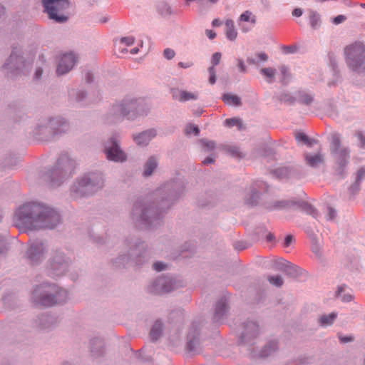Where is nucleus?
Listing matches in <instances>:
<instances>
[{"mask_svg":"<svg viewBox=\"0 0 365 365\" xmlns=\"http://www.w3.org/2000/svg\"><path fill=\"white\" fill-rule=\"evenodd\" d=\"M365 175V169L361 168L357 172V180H361L364 176Z\"/></svg>","mask_w":365,"mask_h":365,"instance_id":"a18cd8bd","label":"nucleus"},{"mask_svg":"<svg viewBox=\"0 0 365 365\" xmlns=\"http://www.w3.org/2000/svg\"><path fill=\"white\" fill-rule=\"evenodd\" d=\"M240 21L245 22H251L255 24L256 23V17L250 11H246L240 16Z\"/></svg>","mask_w":365,"mask_h":365,"instance_id":"bb28decb","label":"nucleus"},{"mask_svg":"<svg viewBox=\"0 0 365 365\" xmlns=\"http://www.w3.org/2000/svg\"><path fill=\"white\" fill-rule=\"evenodd\" d=\"M135 42V39L132 36L123 37L120 39V43L126 46L133 45Z\"/></svg>","mask_w":365,"mask_h":365,"instance_id":"c9c22d12","label":"nucleus"},{"mask_svg":"<svg viewBox=\"0 0 365 365\" xmlns=\"http://www.w3.org/2000/svg\"><path fill=\"white\" fill-rule=\"evenodd\" d=\"M64 290L58 289L55 285L43 284L33 292V298L36 304L50 307L62 302L61 297L66 296Z\"/></svg>","mask_w":365,"mask_h":365,"instance_id":"f03ea898","label":"nucleus"},{"mask_svg":"<svg viewBox=\"0 0 365 365\" xmlns=\"http://www.w3.org/2000/svg\"><path fill=\"white\" fill-rule=\"evenodd\" d=\"M16 217L29 229H52L60 222L58 214L51 208L36 203H27L19 207Z\"/></svg>","mask_w":365,"mask_h":365,"instance_id":"f257e3e1","label":"nucleus"},{"mask_svg":"<svg viewBox=\"0 0 365 365\" xmlns=\"http://www.w3.org/2000/svg\"><path fill=\"white\" fill-rule=\"evenodd\" d=\"M336 216V212L334 209L331 207H328V213L327 215V219L329 220H334Z\"/></svg>","mask_w":365,"mask_h":365,"instance_id":"4c0bfd02","label":"nucleus"},{"mask_svg":"<svg viewBox=\"0 0 365 365\" xmlns=\"http://www.w3.org/2000/svg\"><path fill=\"white\" fill-rule=\"evenodd\" d=\"M257 56L263 61H266L268 59V56L265 53H259L257 54Z\"/></svg>","mask_w":365,"mask_h":365,"instance_id":"8fccbe9b","label":"nucleus"},{"mask_svg":"<svg viewBox=\"0 0 365 365\" xmlns=\"http://www.w3.org/2000/svg\"><path fill=\"white\" fill-rule=\"evenodd\" d=\"M277 348V344L275 341H270L269 344V346H266L264 349L262 350L261 353V356L265 357L271 354L272 351L276 350Z\"/></svg>","mask_w":365,"mask_h":365,"instance_id":"cd10ccee","label":"nucleus"},{"mask_svg":"<svg viewBox=\"0 0 365 365\" xmlns=\"http://www.w3.org/2000/svg\"><path fill=\"white\" fill-rule=\"evenodd\" d=\"M223 101L229 106H239L240 99L237 96L230 93L225 94L222 97Z\"/></svg>","mask_w":365,"mask_h":365,"instance_id":"aec40b11","label":"nucleus"},{"mask_svg":"<svg viewBox=\"0 0 365 365\" xmlns=\"http://www.w3.org/2000/svg\"><path fill=\"white\" fill-rule=\"evenodd\" d=\"M212 25L215 26H218L220 25V23L219 22V21L217 19H215L212 21Z\"/></svg>","mask_w":365,"mask_h":365,"instance_id":"4d7b16f0","label":"nucleus"},{"mask_svg":"<svg viewBox=\"0 0 365 365\" xmlns=\"http://www.w3.org/2000/svg\"><path fill=\"white\" fill-rule=\"evenodd\" d=\"M225 125L228 128L237 126L239 130L244 128L242 120L236 118L226 119L225 121Z\"/></svg>","mask_w":365,"mask_h":365,"instance_id":"b1692460","label":"nucleus"},{"mask_svg":"<svg viewBox=\"0 0 365 365\" xmlns=\"http://www.w3.org/2000/svg\"><path fill=\"white\" fill-rule=\"evenodd\" d=\"M260 73L269 80L268 83H272L274 81V76L276 74V70L272 68H264L260 70Z\"/></svg>","mask_w":365,"mask_h":365,"instance_id":"393cba45","label":"nucleus"},{"mask_svg":"<svg viewBox=\"0 0 365 365\" xmlns=\"http://www.w3.org/2000/svg\"><path fill=\"white\" fill-rule=\"evenodd\" d=\"M227 151L229 152V153L231 155H232L234 157H236V158H242L243 157L242 153L240 152V150H239L238 148L230 147L228 148Z\"/></svg>","mask_w":365,"mask_h":365,"instance_id":"f704fd0d","label":"nucleus"},{"mask_svg":"<svg viewBox=\"0 0 365 365\" xmlns=\"http://www.w3.org/2000/svg\"><path fill=\"white\" fill-rule=\"evenodd\" d=\"M303 11L302 9L296 8L292 11V15L296 17H299L302 15Z\"/></svg>","mask_w":365,"mask_h":365,"instance_id":"c03bdc74","label":"nucleus"},{"mask_svg":"<svg viewBox=\"0 0 365 365\" xmlns=\"http://www.w3.org/2000/svg\"><path fill=\"white\" fill-rule=\"evenodd\" d=\"M225 34L227 38L230 41L236 39L237 32L235 29L234 21L231 19H227L225 21Z\"/></svg>","mask_w":365,"mask_h":365,"instance_id":"dca6fc26","label":"nucleus"},{"mask_svg":"<svg viewBox=\"0 0 365 365\" xmlns=\"http://www.w3.org/2000/svg\"><path fill=\"white\" fill-rule=\"evenodd\" d=\"M309 20L312 29H317L321 24L320 14L312 9L308 11Z\"/></svg>","mask_w":365,"mask_h":365,"instance_id":"a211bd4d","label":"nucleus"},{"mask_svg":"<svg viewBox=\"0 0 365 365\" xmlns=\"http://www.w3.org/2000/svg\"><path fill=\"white\" fill-rule=\"evenodd\" d=\"M306 163L310 167H317L324 162V158L320 153H304V155Z\"/></svg>","mask_w":365,"mask_h":365,"instance_id":"ddd939ff","label":"nucleus"},{"mask_svg":"<svg viewBox=\"0 0 365 365\" xmlns=\"http://www.w3.org/2000/svg\"><path fill=\"white\" fill-rule=\"evenodd\" d=\"M43 247L42 243L31 245L27 250V255L31 263L38 261L43 255Z\"/></svg>","mask_w":365,"mask_h":365,"instance_id":"9b49d317","label":"nucleus"},{"mask_svg":"<svg viewBox=\"0 0 365 365\" xmlns=\"http://www.w3.org/2000/svg\"><path fill=\"white\" fill-rule=\"evenodd\" d=\"M173 97L179 101L184 102L190 100H195L197 98V94L188 92L186 91H180L178 94L173 93Z\"/></svg>","mask_w":365,"mask_h":365,"instance_id":"f3484780","label":"nucleus"},{"mask_svg":"<svg viewBox=\"0 0 365 365\" xmlns=\"http://www.w3.org/2000/svg\"><path fill=\"white\" fill-rule=\"evenodd\" d=\"M4 14V8L0 5V18L1 16H3Z\"/></svg>","mask_w":365,"mask_h":365,"instance_id":"bf43d9fd","label":"nucleus"},{"mask_svg":"<svg viewBox=\"0 0 365 365\" xmlns=\"http://www.w3.org/2000/svg\"><path fill=\"white\" fill-rule=\"evenodd\" d=\"M344 54L349 66L354 71L363 72L365 70V44L361 41L346 46Z\"/></svg>","mask_w":365,"mask_h":365,"instance_id":"7ed1b4c3","label":"nucleus"},{"mask_svg":"<svg viewBox=\"0 0 365 365\" xmlns=\"http://www.w3.org/2000/svg\"><path fill=\"white\" fill-rule=\"evenodd\" d=\"M137 109V102L133 99L125 98L122 103L114 105L112 108L113 114L117 119L129 115V118L135 116L134 110Z\"/></svg>","mask_w":365,"mask_h":365,"instance_id":"423d86ee","label":"nucleus"},{"mask_svg":"<svg viewBox=\"0 0 365 365\" xmlns=\"http://www.w3.org/2000/svg\"><path fill=\"white\" fill-rule=\"evenodd\" d=\"M199 132H200L199 128L197 126H195L194 125H191V124L187 125L185 130V133L187 135L192 133L195 135H197Z\"/></svg>","mask_w":365,"mask_h":365,"instance_id":"72a5a7b5","label":"nucleus"},{"mask_svg":"<svg viewBox=\"0 0 365 365\" xmlns=\"http://www.w3.org/2000/svg\"><path fill=\"white\" fill-rule=\"evenodd\" d=\"M74 169V162L67 155H64L59 158L56 163L54 175H60L61 178L71 176Z\"/></svg>","mask_w":365,"mask_h":365,"instance_id":"0eeeda50","label":"nucleus"},{"mask_svg":"<svg viewBox=\"0 0 365 365\" xmlns=\"http://www.w3.org/2000/svg\"><path fill=\"white\" fill-rule=\"evenodd\" d=\"M206 34L209 38L213 39L216 36V34L212 30H206Z\"/></svg>","mask_w":365,"mask_h":365,"instance_id":"de8ad7c7","label":"nucleus"},{"mask_svg":"<svg viewBox=\"0 0 365 365\" xmlns=\"http://www.w3.org/2000/svg\"><path fill=\"white\" fill-rule=\"evenodd\" d=\"M227 309L225 302L220 301L217 302L215 307V319L219 320L221 317L225 313Z\"/></svg>","mask_w":365,"mask_h":365,"instance_id":"5701e85b","label":"nucleus"},{"mask_svg":"<svg viewBox=\"0 0 365 365\" xmlns=\"http://www.w3.org/2000/svg\"><path fill=\"white\" fill-rule=\"evenodd\" d=\"M273 238H274V236H273V235H272V234H271V233H269V234L267 235V240L268 241H272V240H273Z\"/></svg>","mask_w":365,"mask_h":365,"instance_id":"6e6d98bb","label":"nucleus"},{"mask_svg":"<svg viewBox=\"0 0 365 365\" xmlns=\"http://www.w3.org/2000/svg\"><path fill=\"white\" fill-rule=\"evenodd\" d=\"M312 97L307 93H302L300 94L299 101L304 104L308 105L312 102Z\"/></svg>","mask_w":365,"mask_h":365,"instance_id":"2f4dec72","label":"nucleus"},{"mask_svg":"<svg viewBox=\"0 0 365 365\" xmlns=\"http://www.w3.org/2000/svg\"><path fill=\"white\" fill-rule=\"evenodd\" d=\"M258 331V326L255 322H249L245 327L243 337L250 338L255 336Z\"/></svg>","mask_w":365,"mask_h":365,"instance_id":"6ab92c4d","label":"nucleus"},{"mask_svg":"<svg viewBox=\"0 0 365 365\" xmlns=\"http://www.w3.org/2000/svg\"><path fill=\"white\" fill-rule=\"evenodd\" d=\"M267 279L270 284L278 287H281L284 282L283 279L280 275L269 276Z\"/></svg>","mask_w":365,"mask_h":365,"instance_id":"c85d7f7f","label":"nucleus"},{"mask_svg":"<svg viewBox=\"0 0 365 365\" xmlns=\"http://www.w3.org/2000/svg\"><path fill=\"white\" fill-rule=\"evenodd\" d=\"M293 236L292 235H287L284 239V247H289L290 244L293 242Z\"/></svg>","mask_w":365,"mask_h":365,"instance_id":"37998d69","label":"nucleus"},{"mask_svg":"<svg viewBox=\"0 0 365 365\" xmlns=\"http://www.w3.org/2000/svg\"><path fill=\"white\" fill-rule=\"evenodd\" d=\"M138 52V48H134L133 49L130 50V53L132 54H135Z\"/></svg>","mask_w":365,"mask_h":365,"instance_id":"052dcab7","label":"nucleus"},{"mask_svg":"<svg viewBox=\"0 0 365 365\" xmlns=\"http://www.w3.org/2000/svg\"><path fill=\"white\" fill-rule=\"evenodd\" d=\"M43 12L48 18L56 23H63L68 20V9L70 4L68 0H41Z\"/></svg>","mask_w":365,"mask_h":365,"instance_id":"20e7f679","label":"nucleus"},{"mask_svg":"<svg viewBox=\"0 0 365 365\" xmlns=\"http://www.w3.org/2000/svg\"><path fill=\"white\" fill-rule=\"evenodd\" d=\"M17 53V51L14 50L8 59V62L4 66V68L10 70L11 73H18V71H21L26 67L24 61Z\"/></svg>","mask_w":365,"mask_h":365,"instance_id":"6e6552de","label":"nucleus"},{"mask_svg":"<svg viewBox=\"0 0 365 365\" xmlns=\"http://www.w3.org/2000/svg\"><path fill=\"white\" fill-rule=\"evenodd\" d=\"M178 66L181 68H189L190 66H191V63H183V62H180L178 63Z\"/></svg>","mask_w":365,"mask_h":365,"instance_id":"5fc2aeb1","label":"nucleus"},{"mask_svg":"<svg viewBox=\"0 0 365 365\" xmlns=\"http://www.w3.org/2000/svg\"><path fill=\"white\" fill-rule=\"evenodd\" d=\"M295 138L298 141H303L304 143L308 141V137L303 133H297L295 135Z\"/></svg>","mask_w":365,"mask_h":365,"instance_id":"79ce46f5","label":"nucleus"},{"mask_svg":"<svg viewBox=\"0 0 365 365\" xmlns=\"http://www.w3.org/2000/svg\"><path fill=\"white\" fill-rule=\"evenodd\" d=\"M360 6L365 9V3L360 4Z\"/></svg>","mask_w":365,"mask_h":365,"instance_id":"e2e57ef3","label":"nucleus"},{"mask_svg":"<svg viewBox=\"0 0 365 365\" xmlns=\"http://www.w3.org/2000/svg\"><path fill=\"white\" fill-rule=\"evenodd\" d=\"M155 131L153 130H147L135 137L134 140L139 145H146L155 136Z\"/></svg>","mask_w":365,"mask_h":365,"instance_id":"4468645a","label":"nucleus"},{"mask_svg":"<svg viewBox=\"0 0 365 365\" xmlns=\"http://www.w3.org/2000/svg\"><path fill=\"white\" fill-rule=\"evenodd\" d=\"M170 283H171V282L169 279H167L165 278H159L157 279L155 285L161 286L162 287L161 291L167 292L170 291V289L168 288L166 284H170Z\"/></svg>","mask_w":365,"mask_h":365,"instance_id":"7c9ffc66","label":"nucleus"},{"mask_svg":"<svg viewBox=\"0 0 365 365\" xmlns=\"http://www.w3.org/2000/svg\"><path fill=\"white\" fill-rule=\"evenodd\" d=\"M287 203L286 202H277L276 205V207L278 208H284L287 206Z\"/></svg>","mask_w":365,"mask_h":365,"instance_id":"864d4df0","label":"nucleus"},{"mask_svg":"<svg viewBox=\"0 0 365 365\" xmlns=\"http://www.w3.org/2000/svg\"><path fill=\"white\" fill-rule=\"evenodd\" d=\"M215 162V159L212 157H208L207 158H205L203 161H202V163L204 165H207V164H210V163H212Z\"/></svg>","mask_w":365,"mask_h":365,"instance_id":"3c124183","label":"nucleus"},{"mask_svg":"<svg viewBox=\"0 0 365 365\" xmlns=\"http://www.w3.org/2000/svg\"><path fill=\"white\" fill-rule=\"evenodd\" d=\"M76 58L72 53L63 54L57 66L56 72L58 75H63L68 72L75 65Z\"/></svg>","mask_w":365,"mask_h":365,"instance_id":"1a4fd4ad","label":"nucleus"},{"mask_svg":"<svg viewBox=\"0 0 365 365\" xmlns=\"http://www.w3.org/2000/svg\"><path fill=\"white\" fill-rule=\"evenodd\" d=\"M336 314L331 313L328 315H323L320 317V323L322 326H329L333 324L336 318Z\"/></svg>","mask_w":365,"mask_h":365,"instance_id":"a878e982","label":"nucleus"},{"mask_svg":"<svg viewBox=\"0 0 365 365\" xmlns=\"http://www.w3.org/2000/svg\"><path fill=\"white\" fill-rule=\"evenodd\" d=\"M331 153L334 155L339 170L342 169L347 165L349 160V150L346 148L341 147V137L339 133L331 135Z\"/></svg>","mask_w":365,"mask_h":365,"instance_id":"39448f33","label":"nucleus"},{"mask_svg":"<svg viewBox=\"0 0 365 365\" xmlns=\"http://www.w3.org/2000/svg\"><path fill=\"white\" fill-rule=\"evenodd\" d=\"M351 296H349V297H346L345 300L346 301H349L351 299Z\"/></svg>","mask_w":365,"mask_h":365,"instance_id":"0e129e2a","label":"nucleus"},{"mask_svg":"<svg viewBox=\"0 0 365 365\" xmlns=\"http://www.w3.org/2000/svg\"><path fill=\"white\" fill-rule=\"evenodd\" d=\"M153 268L155 270L160 272L166 268V264L163 262H155L153 264Z\"/></svg>","mask_w":365,"mask_h":365,"instance_id":"a19ab883","label":"nucleus"},{"mask_svg":"<svg viewBox=\"0 0 365 365\" xmlns=\"http://www.w3.org/2000/svg\"><path fill=\"white\" fill-rule=\"evenodd\" d=\"M238 67L241 72H243V73L246 72V67L244 64V62L242 60H239Z\"/></svg>","mask_w":365,"mask_h":365,"instance_id":"49530a36","label":"nucleus"},{"mask_svg":"<svg viewBox=\"0 0 365 365\" xmlns=\"http://www.w3.org/2000/svg\"><path fill=\"white\" fill-rule=\"evenodd\" d=\"M356 136L358 138V140H359V146L361 148H365V137L364 136L362 133L359 131L357 132Z\"/></svg>","mask_w":365,"mask_h":365,"instance_id":"ea45409f","label":"nucleus"},{"mask_svg":"<svg viewBox=\"0 0 365 365\" xmlns=\"http://www.w3.org/2000/svg\"><path fill=\"white\" fill-rule=\"evenodd\" d=\"M222 55L220 52H216L213 53L212 56L211 62L212 66L208 68V72L210 73L209 82L210 84H214L216 81V71L215 68V66H217L220 63L221 60Z\"/></svg>","mask_w":365,"mask_h":365,"instance_id":"f8f14e48","label":"nucleus"},{"mask_svg":"<svg viewBox=\"0 0 365 365\" xmlns=\"http://www.w3.org/2000/svg\"><path fill=\"white\" fill-rule=\"evenodd\" d=\"M86 81H87L88 82H90V81H92V76H91V73H87V74H86Z\"/></svg>","mask_w":365,"mask_h":365,"instance_id":"13d9d810","label":"nucleus"},{"mask_svg":"<svg viewBox=\"0 0 365 365\" xmlns=\"http://www.w3.org/2000/svg\"><path fill=\"white\" fill-rule=\"evenodd\" d=\"M161 330H162V324L159 321H157L153 324V326L150 330V338L153 340H157L160 337Z\"/></svg>","mask_w":365,"mask_h":365,"instance_id":"4be33fe9","label":"nucleus"},{"mask_svg":"<svg viewBox=\"0 0 365 365\" xmlns=\"http://www.w3.org/2000/svg\"><path fill=\"white\" fill-rule=\"evenodd\" d=\"M175 51L171 48H166L163 51L164 56L168 59H172L175 56Z\"/></svg>","mask_w":365,"mask_h":365,"instance_id":"58836bf2","label":"nucleus"},{"mask_svg":"<svg viewBox=\"0 0 365 365\" xmlns=\"http://www.w3.org/2000/svg\"><path fill=\"white\" fill-rule=\"evenodd\" d=\"M156 167L157 162L155 159L154 158H150L145 165L143 175L146 177L150 175Z\"/></svg>","mask_w":365,"mask_h":365,"instance_id":"412c9836","label":"nucleus"},{"mask_svg":"<svg viewBox=\"0 0 365 365\" xmlns=\"http://www.w3.org/2000/svg\"><path fill=\"white\" fill-rule=\"evenodd\" d=\"M347 19L346 16L344 14H339L331 19V21L334 25H339L344 22Z\"/></svg>","mask_w":365,"mask_h":365,"instance_id":"473e14b6","label":"nucleus"},{"mask_svg":"<svg viewBox=\"0 0 365 365\" xmlns=\"http://www.w3.org/2000/svg\"><path fill=\"white\" fill-rule=\"evenodd\" d=\"M201 142L203 147L206 148L207 151L212 150L215 147V144L213 141L201 140Z\"/></svg>","mask_w":365,"mask_h":365,"instance_id":"e433bc0d","label":"nucleus"},{"mask_svg":"<svg viewBox=\"0 0 365 365\" xmlns=\"http://www.w3.org/2000/svg\"><path fill=\"white\" fill-rule=\"evenodd\" d=\"M207 1L212 4H216L218 1V0H207Z\"/></svg>","mask_w":365,"mask_h":365,"instance_id":"680f3d73","label":"nucleus"},{"mask_svg":"<svg viewBox=\"0 0 365 365\" xmlns=\"http://www.w3.org/2000/svg\"><path fill=\"white\" fill-rule=\"evenodd\" d=\"M106 153L108 159L116 161L123 162L125 160V155L119 148L117 143L114 140L111 141V145L106 148Z\"/></svg>","mask_w":365,"mask_h":365,"instance_id":"9d476101","label":"nucleus"},{"mask_svg":"<svg viewBox=\"0 0 365 365\" xmlns=\"http://www.w3.org/2000/svg\"><path fill=\"white\" fill-rule=\"evenodd\" d=\"M93 186V184L91 182V179L90 178H85L78 182V187L75 191L76 192H80L85 195L88 191L91 190Z\"/></svg>","mask_w":365,"mask_h":365,"instance_id":"2eb2a0df","label":"nucleus"},{"mask_svg":"<svg viewBox=\"0 0 365 365\" xmlns=\"http://www.w3.org/2000/svg\"><path fill=\"white\" fill-rule=\"evenodd\" d=\"M339 340L341 341V342L346 343V342L351 341L353 340V338L351 336H348V337L339 336Z\"/></svg>","mask_w":365,"mask_h":365,"instance_id":"09e8293b","label":"nucleus"},{"mask_svg":"<svg viewBox=\"0 0 365 365\" xmlns=\"http://www.w3.org/2000/svg\"><path fill=\"white\" fill-rule=\"evenodd\" d=\"M41 75H42V69L41 68L37 69L35 73V78L39 79L41 78Z\"/></svg>","mask_w":365,"mask_h":365,"instance_id":"603ef678","label":"nucleus"},{"mask_svg":"<svg viewBox=\"0 0 365 365\" xmlns=\"http://www.w3.org/2000/svg\"><path fill=\"white\" fill-rule=\"evenodd\" d=\"M279 71L282 75L280 81L282 83L286 84L288 82L289 77V68L285 66H281L279 67Z\"/></svg>","mask_w":365,"mask_h":365,"instance_id":"c756f323","label":"nucleus"}]
</instances>
